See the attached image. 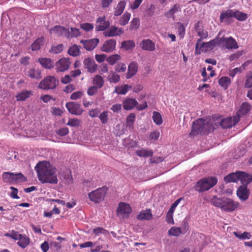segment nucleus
Wrapping results in <instances>:
<instances>
[{
  "label": "nucleus",
  "mask_w": 252,
  "mask_h": 252,
  "mask_svg": "<svg viewBox=\"0 0 252 252\" xmlns=\"http://www.w3.org/2000/svg\"><path fill=\"white\" fill-rule=\"evenodd\" d=\"M35 169L38 179L41 183L57 184L56 169L49 162L47 161L39 162L36 165Z\"/></svg>",
  "instance_id": "nucleus-1"
},
{
  "label": "nucleus",
  "mask_w": 252,
  "mask_h": 252,
  "mask_svg": "<svg viewBox=\"0 0 252 252\" xmlns=\"http://www.w3.org/2000/svg\"><path fill=\"white\" fill-rule=\"evenodd\" d=\"M211 202L215 206L220 208L222 211L231 212L236 209L239 203L229 198H219L214 196L211 199Z\"/></svg>",
  "instance_id": "nucleus-2"
},
{
  "label": "nucleus",
  "mask_w": 252,
  "mask_h": 252,
  "mask_svg": "<svg viewBox=\"0 0 252 252\" xmlns=\"http://www.w3.org/2000/svg\"><path fill=\"white\" fill-rule=\"evenodd\" d=\"M212 129L211 125L205 120L201 118L192 123L190 135L195 136L199 133H205Z\"/></svg>",
  "instance_id": "nucleus-3"
},
{
  "label": "nucleus",
  "mask_w": 252,
  "mask_h": 252,
  "mask_svg": "<svg viewBox=\"0 0 252 252\" xmlns=\"http://www.w3.org/2000/svg\"><path fill=\"white\" fill-rule=\"evenodd\" d=\"M217 182L218 179L214 177L203 178L197 182L194 189L199 192H204L213 187Z\"/></svg>",
  "instance_id": "nucleus-4"
},
{
  "label": "nucleus",
  "mask_w": 252,
  "mask_h": 252,
  "mask_svg": "<svg viewBox=\"0 0 252 252\" xmlns=\"http://www.w3.org/2000/svg\"><path fill=\"white\" fill-rule=\"evenodd\" d=\"M218 43L217 39H213L209 42H203L201 39H198L195 44V54L200 55L202 52L206 53L214 48Z\"/></svg>",
  "instance_id": "nucleus-5"
},
{
  "label": "nucleus",
  "mask_w": 252,
  "mask_h": 252,
  "mask_svg": "<svg viewBox=\"0 0 252 252\" xmlns=\"http://www.w3.org/2000/svg\"><path fill=\"white\" fill-rule=\"evenodd\" d=\"M107 188L102 187L98 188L88 194L89 199L95 203H99L102 201L106 193Z\"/></svg>",
  "instance_id": "nucleus-6"
},
{
  "label": "nucleus",
  "mask_w": 252,
  "mask_h": 252,
  "mask_svg": "<svg viewBox=\"0 0 252 252\" xmlns=\"http://www.w3.org/2000/svg\"><path fill=\"white\" fill-rule=\"evenodd\" d=\"M4 182L12 184L24 181V176L21 173H14L10 172H4L2 175Z\"/></svg>",
  "instance_id": "nucleus-7"
},
{
  "label": "nucleus",
  "mask_w": 252,
  "mask_h": 252,
  "mask_svg": "<svg viewBox=\"0 0 252 252\" xmlns=\"http://www.w3.org/2000/svg\"><path fill=\"white\" fill-rule=\"evenodd\" d=\"M58 83V80L55 77L48 76L40 82L38 87L43 90H52L56 88Z\"/></svg>",
  "instance_id": "nucleus-8"
},
{
  "label": "nucleus",
  "mask_w": 252,
  "mask_h": 252,
  "mask_svg": "<svg viewBox=\"0 0 252 252\" xmlns=\"http://www.w3.org/2000/svg\"><path fill=\"white\" fill-rule=\"evenodd\" d=\"M219 46L227 49H236L238 45L235 39L232 37H221L218 41Z\"/></svg>",
  "instance_id": "nucleus-9"
},
{
  "label": "nucleus",
  "mask_w": 252,
  "mask_h": 252,
  "mask_svg": "<svg viewBox=\"0 0 252 252\" xmlns=\"http://www.w3.org/2000/svg\"><path fill=\"white\" fill-rule=\"evenodd\" d=\"M132 209L130 205L125 202H121L117 209V216L120 218L125 219L128 218Z\"/></svg>",
  "instance_id": "nucleus-10"
},
{
  "label": "nucleus",
  "mask_w": 252,
  "mask_h": 252,
  "mask_svg": "<svg viewBox=\"0 0 252 252\" xmlns=\"http://www.w3.org/2000/svg\"><path fill=\"white\" fill-rule=\"evenodd\" d=\"M70 65V62L68 58H62L56 63V70L57 72H64L68 69Z\"/></svg>",
  "instance_id": "nucleus-11"
},
{
  "label": "nucleus",
  "mask_w": 252,
  "mask_h": 252,
  "mask_svg": "<svg viewBox=\"0 0 252 252\" xmlns=\"http://www.w3.org/2000/svg\"><path fill=\"white\" fill-rule=\"evenodd\" d=\"M66 107L68 111L72 114L80 115L82 113L83 110L80 104L74 102H69L66 103Z\"/></svg>",
  "instance_id": "nucleus-12"
},
{
  "label": "nucleus",
  "mask_w": 252,
  "mask_h": 252,
  "mask_svg": "<svg viewBox=\"0 0 252 252\" xmlns=\"http://www.w3.org/2000/svg\"><path fill=\"white\" fill-rule=\"evenodd\" d=\"M239 121L238 117H228L221 120L220 126L223 128H228L235 126Z\"/></svg>",
  "instance_id": "nucleus-13"
},
{
  "label": "nucleus",
  "mask_w": 252,
  "mask_h": 252,
  "mask_svg": "<svg viewBox=\"0 0 252 252\" xmlns=\"http://www.w3.org/2000/svg\"><path fill=\"white\" fill-rule=\"evenodd\" d=\"M96 22L95 30L97 31H105L110 26V23L109 21L106 20L105 16L98 17Z\"/></svg>",
  "instance_id": "nucleus-14"
},
{
  "label": "nucleus",
  "mask_w": 252,
  "mask_h": 252,
  "mask_svg": "<svg viewBox=\"0 0 252 252\" xmlns=\"http://www.w3.org/2000/svg\"><path fill=\"white\" fill-rule=\"evenodd\" d=\"M50 33L57 36H61L67 38L68 34V29L61 26H56L50 29Z\"/></svg>",
  "instance_id": "nucleus-15"
},
{
  "label": "nucleus",
  "mask_w": 252,
  "mask_h": 252,
  "mask_svg": "<svg viewBox=\"0 0 252 252\" xmlns=\"http://www.w3.org/2000/svg\"><path fill=\"white\" fill-rule=\"evenodd\" d=\"M123 32L124 30L123 28L112 26L109 29L105 31L103 34L106 37H113L120 35Z\"/></svg>",
  "instance_id": "nucleus-16"
},
{
  "label": "nucleus",
  "mask_w": 252,
  "mask_h": 252,
  "mask_svg": "<svg viewBox=\"0 0 252 252\" xmlns=\"http://www.w3.org/2000/svg\"><path fill=\"white\" fill-rule=\"evenodd\" d=\"M233 17V10L227 9L221 12L220 16V23H225L229 24L231 22V19Z\"/></svg>",
  "instance_id": "nucleus-17"
},
{
  "label": "nucleus",
  "mask_w": 252,
  "mask_h": 252,
  "mask_svg": "<svg viewBox=\"0 0 252 252\" xmlns=\"http://www.w3.org/2000/svg\"><path fill=\"white\" fill-rule=\"evenodd\" d=\"M116 45V41L114 39H111L104 42L101 50L105 52H111L115 50Z\"/></svg>",
  "instance_id": "nucleus-18"
},
{
  "label": "nucleus",
  "mask_w": 252,
  "mask_h": 252,
  "mask_svg": "<svg viewBox=\"0 0 252 252\" xmlns=\"http://www.w3.org/2000/svg\"><path fill=\"white\" fill-rule=\"evenodd\" d=\"M140 47L143 50L152 52L155 50V43L150 39H143L140 43Z\"/></svg>",
  "instance_id": "nucleus-19"
},
{
  "label": "nucleus",
  "mask_w": 252,
  "mask_h": 252,
  "mask_svg": "<svg viewBox=\"0 0 252 252\" xmlns=\"http://www.w3.org/2000/svg\"><path fill=\"white\" fill-rule=\"evenodd\" d=\"M99 42L98 38H94L90 40H81V43L84 46V47L89 51L93 50L97 45Z\"/></svg>",
  "instance_id": "nucleus-20"
},
{
  "label": "nucleus",
  "mask_w": 252,
  "mask_h": 252,
  "mask_svg": "<svg viewBox=\"0 0 252 252\" xmlns=\"http://www.w3.org/2000/svg\"><path fill=\"white\" fill-rule=\"evenodd\" d=\"M249 190L246 186H241L237 191V195L240 200L245 201L247 200L249 195Z\"/></svg>",
  "instance_id": "nucleus-21"
},
{
  "label": "nucleus",
  "mask_w": 252,
  "mask_h": 252,
  "mask_svg": "<svg viewBox=\"0 0 252 252\" xmlns=\"http://www.w3.org/2000/svg\"><path fill=\"white\" fill-rule=\"evenodd\" d=\"M195 31L197 35L200 37L201 40L203 39H206L208 36V32L203 29L201 23L198 22L195 25Z\"/></svg>",
  "instance_id": "nucleus-22"
},
{
  "label": "nucleus",
  "mask_w": 252,
  "mask_h": 252,
  "mask_svg": "<svg viewBox=\"0 0 252 252\" xmlns=\"http://www.w3.org/2000/svg\"><path fill=\"white\" fill-rule=\"evenodd\" d=\"M84 65L85 68L88 69L91 73L94 72L97 69V65L94 61L90 58H86L84 61Z\"/></svg>",
  "instance_id": "nucleus-23"
},
{
  "label": "nucleus",
  "mask_w": 252,
  "mask_h": 252,
  "mask_svg": "<svg viewBox=\"0 0 252 252\" xmlns=\"http://www.w3.org/2000/svg\"><path fill=\"white\" fill-rule=\"evenodd\" d=\"M241 171H237L230 173L224 178V181L226 183L237 182L240 181Z\"/></svg>",
  "instance_id": "nucleus-24"
},
{
  "label": "nucleus",
  "mask_w": 252,
  "mask_h": 252,
  "mask_svg": "<svg viewBox=\"0 0 252 252\" xmlns=\"http://www.w3.org/2000/svg\"><path fill=\"white\" fill-rule=\"evenodd\" d=\"M138 64L133 62L131 63L128 66V72L126 74V77L127 79H129L133 77L137 72Z\"/></svg>",
  "instance_id": "nucleus-25"
},
{
  "label": "nucleus",
  "mask_w": 252,
  "mask_h": 252,
  "mask_svg": "<svg viewBox=\"0 0 252 252\" xmlns=\"http://www.w3.org/2000/svg\"><path fill=\"white\" fill-rule=\"evenodd\" d=\"M251 108V105L247 102H243L237 111L235 117H238L239 119L240 117L245 114H247L250 110Z\"/></svg>",
  "instance_id": "nucleus-26"
},
{
  "label": "nucleus",
  "mask_w": 252,
  "mask_h": 252,
  "mask_svg": "<svg viewBox=\"0 0 252 252\" xmlns=\"http://www.w3.org/2000/svg\"><path fill=\"white\" fill-rule=\"evenodd\" d=\"M123 104L125 110H129L137 105L138 102L134 98H127L123 101Z\"/></svg>",
  "instance_id": "nucleus-27"
},
{
  "label": "nucleus",
  "mask_w": 252,
  "mask_h": 252,
  "mask_svg": "<svg viewBox=\"0 0 252 252\" xmlns=\"http://www.w3.org/2000/svg\"><path fill=\"white\" fill-rule=\"evenodd\" d=\"M180 11V5L178 4H176L174 5V6L172 8H171L168 11L165 12V13L164 14V16L167 18H172L173 20H174V15Z\"/></svg>",
  "instance_id": "nucleus-28"
},
{
  "label": "nucleus",
  "mask_w": 252,
  "mask_h": 252,
  "mask_svg": "<svg viewBox=\"0 0 252 252\" xmlns=\"http://www.w3.org/2000/svg\"><path fill=\"white\" fill-rule=\"evenodd\" d=\"M153 218V215L150 209H146L140 212L137 219L140 220H150Z\"/></svg>",
  "instance_id": "nucleus-29"
},
{
  "label": "nucleus",
  "mask_w": 252,
  "mask_h": 252,
  "mask_svg": "<svg viewBox=\"0 0 252 252\" xmlns=\"http://www.w3.org/2000/svg\"><path fill=\"white\" fill-rule=\"evenodd\" d=\"M32 94L33 93L32 91L24 90L18 93L15 97L18 101H24Z\"/></svg>",
  "instance_id": "nucleus-30"
},
{
  "label": "nucleus",
  "mask_w": 252,
  "mask_h": 252,
  "mask_svg": "<svg viewBox=\"0 0 252 252\" xmlns=\"http://www.w3.org/2000/svg\"><path fill=\"white\" fill-rule=\"evenodd\" d=\"M240 181L241 182L242 186H246L252 181V175L249 174L244 172H240Z\"/></svg>",
  "instance_id": "nucleus-31"
},
{
  "label": "nucleus",
  "mask_w": 252,
  "mask_h": 252,
  "mask_svg": "<svg viewBox=\"0 0 252 252\" xmlns=\"http://www.w3.org/2000/svg\"><path fill=\"white\" fill-rule=\"evenodd\" d=\"M26 75L32 79H39L41 78V71L39 69L30 68L26 72Z\"/></svg>",
  "instance_id": "nucleus-32"
},
{
  "label": "nucleus",
  "mask_w": 252,
  "mask_h": 252,
  "mask_svg": "<svg viewBox=\"0 0 252 252\" xmlns=\"http://www.w3.org/2000/svg\"><path fill=\"white\" fill-rule=\"evenodd\" d=\"M17 245L22 249L26 248L30 244V239L25 235L21 234L18 239Z\"/></svg>",
  "instance_id": "nucleus-33"
},
{
  "label": "nucleus",
  "mask_w": 252,
  "mask_h": 252,
  "mask_svg": "<svg viewBox=\"0 0 252 252\" xmlns=\"http://www.w3.org/2000/svg\"><path fill=\"white\" fill-rule=\"evenodd\" d=\"M126 1L125 0H121L120 1L116 7L115 8L114 11V15L116 16H118L121 15L125 8L126 5Z\"/></svg>",
  "instance_id": "nucleus-34"
},
{
  "label": "nucleus",
  "mask_w": 252,
  "mask_h": 252,
  "mask_svg": "<svg viewBox=\"0 0 252 252\" xmlns=\"http://www.w3.org/2000/svg\"><path fill=\"white\" fill-rule=\"evenodd\" d=\"M39 62L42 66L47 69H51L54 66V62L50 59L41 58L39 59Z\"/></svg>",
  "instance_id": "nucleus-35"
},
{
  "label": "nucleus",
  "mask_w": 252,
  "mask_h": 252,
  "mask_svg": "<svg viewBox=\"0 0 252 252\" xmlns=\"http://www.w3.org/2000/svg\"><path fill=\"white\" fill-rule=\"evenodd\" d=\"M131 89V86L125 84L122 85L121 86H118L115 87V91L114 93H115L119 94H126L130 89Z\"/></svg>",
  "instance_id": "nucleus-36"
},
{
  "label": "nucleus",
  "mask_w": 252,
  "mask_h": 252,
  "mask_svg": "<svg viewBox=\"0 0 252 252\" xmlns=\"http://www.w3.org/2000/svg\"><path fill=\"white\" fill-rule=\"evenodd\" d=\"M136 154L140 157H152L153 155V152L152 150L150 149H140L137 150Z\"/></svg>",
  "instance_id": "nucleus-37"
},
{
  "label": "nucleus",
  "mask_w": 252,
  "mask_h": 252,
  "mask_svg": "<svg viewBox=\"0 0 252 252\" xmlns=\"http://www.w3.org/2000/svg\"><path fill=\"white\" fill-rule=\"evenodd\" d=\"M44 42V38L43 37L38 38L32 45V50L33 51L39 50L43 45Z\"/></svg>",
  "instance_id": "nucleus-38"
},
{
  "label": "nucleus",
  "mask_w": 252,
  "mask_h": 252,
  "mask_svg": "<svg viewBox=\"0 0 252 252\" xmlns=\"http://www.w3.org/2000/svg\"><path fill=\"white\" fill-rule=\"evenodd\" d=\"M233 17L239 21H244L248 18V15L238 10H234Z\"/></svg>",
  "instance_id": "nucleus-39"
},
{
  "label": "nucleus",
  "mask_w": 252,
  "mask_h": 252,
  "mask_svg": "<svg viewBox=\"0 0 252 252\" xmlns=\"http://www.w3.org/2000/svg\"><path fill=\"white\" fill-rule=\"evenodd\" d=\"M230 79L228 77H222L219 80V85L224 90H226L228 88L229 85L230 84Z\"/></svg>",
  "instance_id": "nucleus-40"
},
{
  "label": "nucleus",
  "mask_w": 252,
  "mask_h": 252,
  "mask_svg": "<svg viewBox=\"0 0 252 252\" xmlns=\"http://www.w3.org/2000/svg\"><path fill=\"white\" fill-rule=\"evenodd\" d=\"M81 32L78 29L75 28H71L70 30L68 29V34L67 38H75L80 35Z\"/></svg>",
  "instance_id": "nucleus-41"
},
{
  "label": "nucleus",
  "mask_w": 252,
  "mask_h": 252,
  "mask_svg": "<svg viewBox=\"0 0 252 252\" xmlns=\"http://www.w3.org/2000/svg\"><path fill=\"white\" fill-rule=\"evenodd\" d=\"M80 48L79 46L75 44L73 45L69 48L68 53L70 56L73 57L77 56L80 53Z\"/></svg>",
  "instance_id": "nucleus-42"
},
{
  "label": "nucleus",
  "mask_w": 252,
  "mask_h": 252,
  "mask_svg": "<svg viewBox=\"0 0 252 252\" xmlns=\"http://www.w3.org/2000/svg\"><path fill=\"white\" fill-rule=\"evenodd\" d=\"M93 84L94 86L97 88H101L104 85V80L102 77L99 75H95L93 79Z\"/></svg>",
  "instance_id": "nucleus-43"
},
{
  "label": "nucleus",
  "mask_w": 252,
  "mask_h": 252,
  "mask_svg": "<svg viewBox=\"0 0 252 252\" xmlns=\"http://www.w3.org/2000/svg\"><path fill=\"white\" fill-rule=\"evenodd\" d=\"M107 79L110 83H117L119 81L120 77L118 74L111 71L110 72Z\"/></svg>",
  "instance_id": "nucleus-44"
},
{
  "label": "nucleus",
  "mask_w": 252,
  "mask_h": 252,
  "mask_svg": "<svg viewBox=\"0 0 252 252\" xmlns=\"http://www.w3.org/2000/svg\"><path fill=\"white\" fill-rule=\"evenodd\" d=\"M233 234L240 240L250 239L252 237V235L250 233L247 232L241 233L240 232L235 231L233 232Z\"/></svg>",
  "instance_id": "nucleus-45"
},
{
  "label": "nucleus",
  "mask_w": 252,
  "mask_h": 252,
  "mask_svg": "<svg viewBox=\"0 0 252 252\" xmlns=\"http://www.w3.org/2000/svg\"><path fill=\"white\" fill-rule=\"evenodd\" d=\"M122 47L126 50H129L133 48L135 46V43L132 40H126L122 42Z\"/></svg>",
  "instance_id": "nucleus-46"
},
{
  "label": "nucleus",
  "mask_w": 252,
  "mask_h": 252,
  "mask_svg": "<svg viewBox=\"0 0 252 252\" xmlns=\"http://www.w3.org/2000/svg\"><path fill=\"white\" fill-rule=\"evenodd\" d=\"M130 13L127 12H125L124 15L120 18L119 20V24L122 26L126 25L130 19Z\"/></svg>",
  "instance_id": "nucleus-47"
},
{
  "label": "nucleus",
  "mask_w": 252,
  "mask_h": 252,
  "mask_svg": "<svg viewBox=\"0 0 252 252\" xmlns=\"http://www.w3.org/2000/svg\"><path fill=\"white\" fill-rule=\"evenodd\" d=\"M181 234L183 233L180 227L174 226L168 230V234L170 236H179Z\"/></svg>",
  "instance_id": "nucleus-48"
},
{
  "label": "nucleus",
  "mask_w": 252,
  "mask_h": 252,
  "mask_svg": "<svg viewBox=\"0 0 252 252\" xmlns=\"http://www.w3.org/2000/svg\"><path fill=\"white\" fill-rule=\"evenodd\" d=\"M135 115L134 113H130L126 118V126L129 128H133V123L135 121Z\"/></svg>",
  "instance_id": "nucleus-49"
},
{
  "label": "nucleus",
  "mask_w": 252,
  "mask_h": 252,
  "mask_svg": "<svg viewBox=\"0 0 252 252\" xmlns=\"http://www.w3.org/2000/svg\"><path fill=\"white\" fill-rule=\"evenodd\" d=\"M121 59V56L119 54L112 55L106 59V61L110 64L114 65L118 61Z\"/></svg>",
  "instance_id": "nucleus-50"
},
{
  "label": "nucleus",
  "mask_w": 252,
  "mask_h": 252,
  "mask_svg": "<svg viewBox=\"0 0 252 252\" xmlns=\"http://www.w3.org/2000/svg\"><path fill=\"white\" fill-rule=\"evenodd\" d=\"M153 120L154 122L157 125H160L162 123V119L161 115L157 112L154 111L153 113Z\"/></svg>",
  "instance_id": "nucleus-51"
},
{
  "label": "nucleus",
  "mask_w": 252,
  "mask_h": 252,
  "mask_svg": "<svg viewBox=\"0 0 252 252\" xmlns=\"http://www.w3.org/2000/svg\"><path fill=\"white\" fill-rule=\"evenodd\" d=\"M99 118L102 124H106L108 120V112L104 111L99 115Z\"/></svg>",
  "instance_id": "nucleus-52"
},
{
  "label": "nucleus",
  "mask_w": 252,
  "mask_h": 252,
  "mask_svg": "<svg viewBox=\"0 0 252 252\" xmlns=\"http://www.w3.org/2000/svg\"><path fill=\"white\" fill-rule=\"evenodd\" d=\"M140 25L139 20L138 18H133L130 23V30H136Z\"/></svg>",
  "instance_id": "nucleus-53"
},
{
  "label": "nucleus",
  "mask_w": 252,
  "mask_h": 252,
  "mask_svg": "<svg viewBox=\"0 0 252 252\" xmlns=\"http://www.w3.org/2000/svg\"><path fill=\"white\" fill-rule=\"evenodd\" d=\"M126 69V65L124 63H118L115 67V70L116 72H124Z\"/></svg>",
  "instance_id": "nucleus-54"
},
{
  "label": "nucleus",
  "mask_w": 252,
  "mask_h": 252,
  "mask_svg": "<svg viewBox=\"0 0 252 252\" xmlns=\"http://www.w3.org/2000/svg\"><path fill=\"white\" fill-rule=\"evenodd\" d=\"M83 95L84 92L83 91H76L71 94L70 99L72 100H77L81 98Z\"/></svg>",
  "instance_id": "nucleus-55"
},
{
  "label": "nucleus",
  "mask_w": 252,
  "mask_h": 252,
  "mask_svg": "<svg viewBox=\"0 0 252 252\" xmlns=\"http://www.w3.org/2000/svg\"><path fill=\"white\" fill-rule=\"evenodd\" d=\"M245 87L248 88L252 87V72L247 74Z\"/></svg>",
  "instance_id": "nucleus-56"
},
{
  "label": "nucleus",
  "mask_w": 252,
  "mask_h": 252,
  "mask_svg": "<svg viewBox=\"0 0 252 252\" xmlns=\"http://www.w3.org/2000/svg\"><path fill=\"white\" fill-rule=\"evenodd\" d=\"M69 132V130L67 127H62L60 128L56 131L57 134L59 136L63 137L66 135Z\"/></svg>",
  "instance_id": "nucleus-57"
},
{
  "label": "nucleus",
  "mask_w": 252,
  "mask_h": 252,
  "mask_svg": "<svg viewBox=\"0 0 252 252\" xmlns=\"http://www.w3.org/2000/svg\"><path fill=\"white\" fill-rule=\"evenodd\" d=\"M180 228H181V231L183 234L186 233L189 230V225L188 220L186 219L183 220L182 222V226Z\"/></svg>",
  "instance_id": "nucleus-58"
},
{
  "label": "nucleus",
  "mask_w": 252,
  "mask_h": 252,
  "mask_svg": "<svg viewBox=\"0 0 252 252\" xmlns=\"http://www.w3.org/2000/svg\"><path fill=\"white\" fill-rule=\"evenodd\" d=\"M80 28L86 32H89L94 28L93 24L91 23H83L80 25Z\"/></svg>",
  "instance_id": "nucleus-59"
},
{
  "label": "nucleus",
  "mask_w": 252,
  "mask_h": 252,
  "mask_svg": "<svg viewBox=\"0 0 252 252\" xmlns=\"http://www.w3.org/2000/svg\"><path fill=\"white\" fill-rule=\"evenodd\" d=\"M66 125L70 126L76 127L79 126L80 121L77 119H69Z\"/></svg>",
  "instance_id": "nucleus-60"
},
{
  "label": "nucleus",
  "mask_w": 252,
  "mask_h": 252,
  "mask_svg": "<svg viewBox=\"0 0 252 252\" xmlns=\"http://www.w3.org/2000/svg\"><path fill=\"white\" fill-rule=\"evenodd\" d=\"M110 109L114 113H119L122 110V105L118 103L115 104L111 107Z\"/></svg>",
  "instance_id": "nucleus-61"
},
{
  "label": "nucleus",
  "mask_w": 252,
  "mask_h": 252,
  "mask_svg": "<svg viewBox=\"0 0 252 252\" xmlns=\"http://www.w3.org/2000/svg\"><path fill=\"white\" fill-rule=\"evenodd\" d=\"M63 44H59L56 46L53 47L51 49L52 52L55 54L60 53L63 50Z\"/></svg>",
  "instance_id": "nucleus-62"
},
{
  "label": "nucleus",
  "mask_w": 252,
  "mask_h": 252,
  "mask_svg": "<svg viewBox=\"0 0 252 252\" xmlns=\"http://www.w3.org/2000/svg\"><path fill=\"white\" fill-rule=\"evenodd\" d=\"M178 32H179V35H184L185 33L186 28L183 24L181 23H178Z\"/></svg>",
  "instance_id": "nucleus-63"
},
{
  "label": "nucleus",
  "mask_w": 252,
  "mask_h": 252,
  "mask_svg": "<svg viewBox=\"0 0 252 252\" xmlns=\"http://www.w3.org/2000/svg\"><path fill=\"white\" fill-rule=\"evenodd\" d=\"M159 132L158 130L154 131L152 132L149 137L150 139L152 140L156 141L158 139L159 136Z\"/></svg>",
  "instance_id": "nucleus-64"
}]
</instances>
